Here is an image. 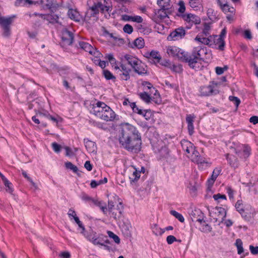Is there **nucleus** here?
<instances>
[{
  "label": "nucleus",
  "mask_w": 258,
  "mask_h": 258,
  "mask_svg": "<svg viewBox=\"0 0 258 258\" xmlns=\"http://www.w3.org/2000/svg\"><path fill=\"white\" fill-rule=\"evenodd\" d=\"M118 141L121 146L128 151L137 153L141 150V135L134 126L128 123L121 124Z\"/></svg>",
  "instance_id": "nucleus-1"
},
{
  "label": "nucleus",
  "mask_w": 258,
  "mask_h": 258,
  "mask_svg": "<svg viewBox=\"0 0 258 258\" xmlns=\"http://www.w3.org/2000/svg\"><path fill=\"white\" fill-rule=\"evenodd\" d=\"M202 49L201 46L195 47L191 54L184 51L183 57V62L187 63L189 67L195 70H198L200 68V65L199 64V61L202 60L201 50Z\"/></svg>",
  "instance_id": "nucleus-2"
},
{
  "label": "nucleus",
  "mask_w": 258,
  "mask_h": 258,
  "mask_svg": "<svg viewBox=\"0 0 258 258\" xmlns=\"http://www.w3.org/2000/svg\"><path fill=\"white\" fill-rule=\"evenodd\" d=\"M227 33V29L225 27L222 29L220 35H210V43L213 44L212 48L215 46V48L220 51H223L225 49V41L224 38Z\"/></svg>",
  "instance_id": "nucleus-3"
},
{
  "label": "nucleus",
  "mask_w": 258,
  "mask_h": 258,
  "mask_svg": "<svg viewBox=\"0 0 258 258\" xmlns=\"http://www.w3.org/2000/svg\"><path fill=\"white\" fill-rule=\"evenodd\" d=\"M15 16L0 17V27L3 30V36L8 37L11 34V26L14 22Z\"/></svg>",
  "instance_id": "nucleus-4"
},
{
  "label": "nucleus",
  "mask_w": 258,
  "mask_h": 258,
  "mask_svg": "<svg viewBox=\"0 0 258 258\" xmlns=\"http://www.w3.org/2000/svg\"><path fill=\"white\" fill-rule=\"evenodd\" d=\"M99 5L98 3L97 4L94 3V5L89 7V9L86 13L85 16L84 18V21L88 23H91V18L96 17L99 14Z\"/></svg>",
  "instance_id": "nucleus-5"
},
{
  "label": "nucleus",
  "mask_w": 258,
  "mask_h": 258,
  "mask_svg": "<svg viewBox=\"0 0 258 258\" xmlns=\"http://www.w3.org/2000/svg\"><path fill=\"white\" fill-rule=\"evenodd\" d=\"M184 51L175 46H170L167 48V53L173 57H177L179 60L183 62Z\"/></svg>",
  "instance_id": "nucleus-6"
},
{
  "label": "nucleus",
  "mask_w": 258,
  "mask_h": 258,
  "mask_svg": "<svg viewBox=\"0 0 258 258\" xmlns=\"http://www.w3.org/2000/svg\"><path fill=\"white\" fill-rule=\"evenodd\" d=\"M29 16L31 19V21L35 28H38L42 26L45 21L44 14L34 13L32 14H30Z\"/></svg>",
  "instance_id": "nucleus-7"
},
{
  "label": "nucleus",
  "mask_w": 258,
  "mask_h": 258,
  "mask_svg": "<svg viewBox=\"0 0 258 258\" xmlns=\"http://www.w3.org/2000/svg\"><path fill=\"white\" fill-rule=\"evenodd\" d=\"M61 45H71L72 44L74 36L72 32L69 31L68 29L64 28L62 30L61 33Z\"/></svg>",
  "instance_id": "nucleus-8"
},
{
  "label": "nucleus",
  "mask_w": 258,
  "mask_h": 258,
  "mask_svg": "<svg viewBox=\"0 0 258 258\" xmlns=\"http://www.w3.org/2000/svg\"><path fill=\"white\" fill-rule=\"evenodd\" d=\"M185 35V30L182 27H180L175 29L174 31L171 32L169 36L167 37V39L169 41L177 40L181 39L184 37Z\"/></svg>",
  "instance_id": "nucleus-9"
},
{
  "label": "nucleus",
  "mask_w": 258,
  "mask_h": 258,
  "mask_svg": "<svg viewBox=\"0 0 258 258\" xmlns=\"http://www.w3.org/2000/svg\"><path fill=\"white\" fill-rule=\"evenodd\" d=\"M102 113L99 117L106 121H113L115 118V112L108 106L105 108V110L104 112L102 111Z\"/></svg>",
  "instance_id": "nucleus-10"
},
{
  "label": "nucleus",
  "mask_w": 258,
  "mask_h": 258,
  "mask_svg": "<svg viewBox=\"0 0 258 258\" xmlns=\"http://www.w3.org/2000/svg\"><path fill=\"white\" fill-rule=\"evenodd\" d=\"M84 236L90 241H91L94 245H98L101 244V242L99 241V235L97 237V233L96 232L90 229L89 231H86L82 233Z\"/></svg>",
  "instance_id": "nucleus-11"
},
{
  "label": "nucleus",
  "mask_w": 258,
  "mask_h": 258,
  "mask_svg": "<svg viewBox=\"0 0 258 258\" xmlns=\"http://www.w3.org/2000/svg\"><path fill=\"white\" fill-rule=\"evenodd\" d=\"M123 205L121 202H120L117 205V207L113 208L112 211H109L111 216L116 220H119L122 217L123 211Z\"/></svg>",
  "instance_id": "nucleus-12"
},
{
  "label": "nucleus",
  "mask_w": 258,
  "mask_h": 258,
  "mask_svg": "<svg viewBox=\"0 0 258 258\" xmlns=\"http://www.w3.org/2000/svg\"><path fill=\"white\" fill-rule=\"evenodd\" d=\"M139 95L140 98L147 103L151 102V100L154 101L155 103L157 104L160 103L161 102L160 97H158V95H157V96H154L153 97V98H152L150 95L146 92L140 93Z\"/></svg>",
  "instance_id": "nucleus-13"
},
{
  "label": "nucleus",
  "mask_w": 258,
  "mask_h": 258,
  "mask_svg": "<svg viewBox=\"0 0 258 258\" xmlns=\"http://www.w3.org/2000/svg\"><path fill=\"white\" fill-rule=\"evenodd\" d=\"M200 93L202 96L216 95L219 93L218 90L214 89L211 85L202 86L200 88Z\"/></svg>",
  "instance_id": "nucleus-14"
},
{
  "label": "nucleus",
  "mask_w": 258,
  "mask_h": 258,
  "mask_svg": "<svg viewBox=\"0 0 258 258\" xmlns=\"http://www.w3.org/2000/svg\"><path fill=\"white\" fill-rule=\"evenodd\" d=\"M108 107V105H107L104 102H101V101H98L96 104V106L93 107V111L94 114L98 117H100L102 114V111L104 112V110H105V108Z\"/></svg>",
  "instance_id": "nucleus-15"
},
{
  "label": "nucleus",
  "mask_w": 258,
  "mask_h": 258,
  "mask_svg": "<svg viewBox=\"0 0 258 258\" xmlns=\"http://www.w3.org/2000/svg\"><path fill=\"white\" fill-rule=\"evenodd\" d=\"M79 46L81 48L86 52H88L91 54L95 55L96 53H98V52L96 51V49L87 42L80 41L79 42Z\"/></svg>",
  "instance_id": "nucleus-16"
},
{
  "label": "nucleus",
  "mask_w": 258,
  "mask_h": 258,
  "mask_svg": "<svg viewBox=\"0 0 258 258\" xmlns=\"http://www.w3.org/2000/svg\"><path fill=\"white\" fill-rule=\"evenodd\" d=\"M147 67V66L141 61L139 62L138 66H136L133 70L135 73L139 75H146L148 74Z\"/></svg>",
  "instance_id": "nucleus-17"
},
{
  "label": "nucleus",
  "mask_w": 258,
  "mask_h": 258,
  "mask_svg": "<svg viewBox=\"0 0 258 258\" xmlns=\"http://www.w3.org/2000/svg\"><path fill=\"white\" fill-rule=\"evenodd\" d=\"M191 215L193 221H198L201 223L203 222H205L204 220V214L201 210H195L192 212Z\"/></svg>",
  "instance_id": "nucleus-18"
},
{
  "label": "nucleus",
  "mask_w": 258,
  "mask_h": 258,
  "mask_svg": "<svg viewBox=\"0 0 258 258\" xmlns=\"http://www.w3.org/2000/svg\"><path fill=\"white\" fill-rule=\"evenodd\" d=\"M225 157L230 166L234 168L238 167V160L235 156L227 153L225 155Z\"/></svg>",
  "instance_id": "nucleus-19"
},
{
  "label": "nucleus",
  "mask_w": 258,
  "mask_h": 258,
  "mask_svg": "<svg viewBox=\"0 0 258 258\" xmlns=\"http://www.w3.org/2000/svg\"><path fill=\"white\" fill-rule=\"evenodd\" d=\"M125 60L127 61V63L130 64L132 68H134L141 61L138 58L133 56L130 54H125L124 56Z\"/></svg>",
  "instance_id": "nucleus-20"
},
{
  "label": "nucleus",
  "mask_w": 258,
  "mask_h": 258,
  "mask_svg": "<svg viewBox=\"0 0 258 258\" xmlns=\"http://www.w3.org/2000/svg\"><path fill=\"white\" fill-rule=\"evenodd\" d=\"M84 143L85 147L89 153H92L96 152L97 146L95 142L85 139Z\"/></svg>",
  "instance_id": "nucleus-21"
},
{
  "label": "nucleus",
  "mask_w": 258,
  "mask_h": 258,
  "mask_svg": "<svg viewBox=\"0 0 258 258\" xmlns=\"http://www.w3.org/2000/svg\"><path fill=\"white\" fill-rule=\"evenodd\" d=\"M194 117L190 114L187 115L186 117L188 132L190 136H191L194 133Z\"/></svg>",
  "instance_id": "nucleus-22"
},
{
  "label": "nucleus",
  "mask_w": 258,
  "mask_h": 258,
  "mask_svg": "<svg viewBox=\"0 0 258 258\" xmlns=\"http://www.w3.org/2000/svg\"><path fill=\"white\" fill-rule=\"evenodd\" d=\"M68 15L70 19L76 22H79L82 18L79 12L73 9L69 10Z\"/></svg>",
  "instance_id": "nucleus-23"
},
{
  "label": "nucleus",
  "mask_w": 258,
  "mask_h": 258,
  "mask_svg": "<svg viewBox=\"0 0 258 258\" xmlns=\"http://www.w3.org/2000/svg\"><path fill=\"white\" fill-rule=\"evenodd\" d=\"M53 12H51V14H44L45 20L47 21L49 23H58L59 17L57 15H54Z\"/></svg>",
  "instance_id": "nucleus-24"
},
{
  "label": "nucleus",
  "mask_w": 258,
  "mask_h": 258,
  "mask_svg": "<svg viewBox=\"0 0 258 258\" xmlns=\"http://www.w3.org/2000/svg\"><path fill=\"white\" fill-rule=\"evenodd\" d=\"M38 1L39 2L38 4L45 5L52 12H53V10L56 9V7L54 6V0H40Z\"/></svg>",
  "instance_id": "nucleus-25"
},
{
  "label": "nucleus",
  "mask_w": 258,
  "mask_h": 258,
  "mask_svg": "<svg viewBox=\"0 0 258 258\" xmlns=\"http://www.w3.org/2000/svg\"><path fill=\"white\" fill-rule=\"evenodd\" d=\"M192 160L197 164H203L204 163H207V162L205 161V159L201 157L199 155V152L195 151H194L192 153Z\"/></svg>",
  "instance_id": "nucleus-26"
},
{
  "label": "nucleus",
  "mask_w": 258,
  "mask_h": 258,
  "mask_svg": "<svg viewBox=\"0 0 258 258\" xmlns=\"http://www.w3.org/2000/svg\"><path fill=\"white\" fill-rule=\"evenodd\" d=\"M181 145L182 149L185 151V152L188 154H189L194 150L192 148V144L190 142L183 140L181 142Z\"/></svg>",
  "instance_id": "nucleus-27"
},
{
  "label": "nucleus",
  "mask_w": 258,
  "mask_h": 258,
  "mask_svg": "<svg viewBox=\"0 0 258 258\" xmlns=\"http://www.w3.org/2000/svg\"><path fill=\"white\" fill-rule=\"evenodd\" d=\"M170 0H158V5L163 10H169L170 9Z\"/></svg>",
  "instance_id": "nucleus-28"
},
{
  "label": "nucleus",
  "mask_w": 258,
  "mask_h": 258,
  "mask_svg": "<svg viewBox=\"0 0 258 258\" xmlns=\"http://www.w3.org/2000/svg\"><path fill=\"white\" fill-rule=\"evenodd\" d=\"M196 41L201 42L202 44L209 46L210 47H213V44L210 43V36L207 38L201 37V36L197 35L195 38Z\"/></svg>",
  "instance_id": "nucleus-29"
},
{
  "label": "nucleus",
  "mask_w": 258,
  "mask_h": 258,
  "mask_svg": "<svg viewBox=\"0 0 258 258\" xmlns=\"http://www.w3.org/2000/svg\"><path fill=\"white\" fill-rule=\"evenodd\" d=\"M161 57L159 54V52L155 50H152L150 52V60L154 61V63H159Z\"/></svg>",
  "instance_id": "nucleus-30"
},
{
  "label": "nucleus",
  "mask_w": 258,
  "mask_h": 258,
  "mask_svg": "<svg viewBox=\"0 0 258 258\" xmlns=\"http://www.w3.org/2000/svg\"><path fill=\"white\" fill-rule=\"evenodd\" d=\"M37 115L39 117L41 120H42L44 117H46L48 119L51 120L54 122L57 123V119L55 117L50 115L48 112L47 113H43L41 112H39L37 113Z\"/></svg>",
  "instance_id": "nucleus-31"
},
{
  "label": "nucleus",
  "mask_w": 258,
  "mask_h": 258,
  "mask_svg": "<svg viewBox=\"0 0 258 258\" xmlns=\"http://www.w3.org/2000/svg\"><path fill=\"white\" fill-rule=\"evenodd\" d=\"M215 209L217 211L218 216L219 218H221L222 221H223L226 216V211L225 209L223 208L219 207H216Z\"/></svg>",
  "instance_id": "nucleus-32"
},
{
  "label": "nucleus",
  "mask_w": 258,
  "mask_h": 258,
  "mask_svg": "<svg viewBox=\"0 0 258 258\" xmlns=\"http://www.w3.org/2000/svg\"><path fill=\"white\" fill-rule=\"evenodd\" d=\"M133 44L138 49L142 48L145 45L144 40L142 37H139L134 40Z\"/></svg>",
  "instance_id": "nucleus-33"
},
{
  "label": "nucleus",
  "mask_w": 258,
  "mask_h": 258,
  "mask_svg": "<svg viewBox=\"0 0 258 258\" xmlns=\"http://www.w3.org/2000/svg\"><path fill=\"white\" fill-rule=\"evenodd\" d=\"M65 166L66 168L72 170L74 173H77V175L80 176V173L78 172L79 170L78 167L74 165L71 162H67L65 163Z\"/></svg>",
  "instance_id": "nucleus-34"
},
{
  "label": "nucleus",
  "mask_w": 258,
  "mask_h": 258,
  "mask_svg": "<svg viewBox=\"0 0 258 258\" xmlns=\"http://www.w3.org/2000/svg\"><path fill=\"white\" fill-rule=\"evenodd\" d=\"M128 71H122L119 74L120 79L123 81H127L130 79V73L131 72V69H127Z\"/></svg>",
  "instance_id": "nucleus-35"
},
{
  "label": "nucleus",
  "mask_w": 258,
  "mask_h": 258,
  "mask_svg": "<svg viewBox=\"0 0 258 258\" xmlns=\"http://www.w3.org/2000/svg\"><path fill=\"white\" fill-rule=\"evenodd\" d=\"M38 1H32L31 0H17V5L19 6H26L27 5H36V4H38Z\"/></svg>",
  "instance_id": "nucleus-36"
},
{
  "label": "nucleus",
  "mask_w": 258,
  "mask_h": 258,
  "mask_svg": "<svg viewBox=\"0 0 258 258\" xmlns=\"http://www.w3.org/2000/svg\"><path fill=\"white\" fill-rule=\"evenodd\" d=\"M103 74L105 78L107 80H112L115 82L116 78L113 74L108 70H104Z\"/></svg>",
  "instance_id": "nucleus-37"
},
{
  "label": "nucleus",
  "mask_w": 258,
  "mask_h": 258,
  "mask_svg": "<svg viewBox=\"0 0 258 258\" xmlns=\"http://www.w3.org/2000/svg\"><path fill=\"white\" fill-rule=\"evenodd\" d=\"M142 85L143 86H147V87L148 88V89H150V90L153 89L154 91H155L154 95L155 96H157V95H158V97H160V94H159V92H158V91L157 90H156L154 87H153L152 84L151 83H150L149 82L143 81L142 83Z\"/></svg>",
  "instance_id": "nucleus-38"
},
{
  "label": "nucleus",
  "mask_w": 258,
  "mask_h": 258,
  "mask_svg": "<svg viewBox=\"0 0 258 258\" xmlns=\"http://www.w3.org/2000/svg\"><path fill=\"white\" fill-rule=\"evenodd\" d=\"M222 11L225 14L230 13V14H234L235 12V9L233 7H230L228 4L220 8Z\"/></svg>",
  "instance_id": "nucleus-39"
},
{
  "label": "nucleus",
  "mask_w": 258,
  "mask_h": 258,
  "mask_svg": "<svg viewBox=\"0 0 258 258\" xmlns=\"http://www.w3.org/2000/svg\"><path fill=\"white\" fill-rule=\"evenodd\" d=\"M235 208L237 211L242 215L244 212V210L243 207V204L242 200H238L235 204Z\"/></svg>",
  "instance_id": "nucleus-40"
},
{
  "label": "nucleus",
  "mask_w": 258,
  "mask_h": 258,
  "mask_svg": "<svg viewBox=\"0 0 258 258\" xmlns=\"http://www.w3.org/2000/svg\"><path fill=\"white\" fill-rule=\"evenodd\" d=\"M170 214L177 219L180 222H184V218L181 214L174 210H171Z\"/></svg>",
  "instance_id": "nucleus-41"
},
{
  "label": "nucleus",
  "mask_w": 258,
  "mask_h": 258,
  "mask_svg": "<svg viewBox=\"0 0 258 258\" xmlns=\"http://www.w3.org/2000/svg\"><path fill=\"white\" fill-rule=\"evenodd\" d=\"M189 5L192 8L198 10L200 8L201 5L200 2L199 0H189Z\"/></svg>",
  "instance_id": "nucleus-42"
},
{
  "label": "nucleus",
  "mask_w": 258,
  "mask_h": 258,
  "mask_svg": "<svg viewBox=\"0 0 258 258\" xmlns=\"http://www.w3.org/2000/svg\"><path fill=\"white\" fill-rule=\"evenodd\" d=\"M235 245L237 248V252L239 254H241L243 251L244 249L242 247V242L240 239H237L236 240Z\"/></svg>",
  "instance_id": "nucleus-43"
},
{
  "label": "nucleus",
  "mask_w": 258,
  "mask_h": 258,
  "mask_svg": "<svg viewBox=\"0 0 258 258\" xmlns=\"http://www.w3.org/2000/svg\"><path fill=\"white\" fill-rule=\"evenodd\" d=\"M140 172H138L135 168V170L133 172L132 177H130L131 181L135 182L137 181L140 177Z\"/></svg>",
  "instance_id": "nucleus-44"
},
{
  "label": "nucleus",
  "mask_w": 258,
  "mask_h": 258,
  "mask_svg": "<svg viewBox=\"0 0 258 258\" xmlns=\"http://www.w3.org/2000/svg\"><path fill=\"white\" fill-rule=\"evenodd\" d=\"M107 234L109 237L112 238L115 243L117 244L120 243V238L117 235L115 234L113 232L110 231H108Z\"/></svg>",
  "instance_id": "nucleus-45"
},
{
  "label": "nucleus",
  "mask_w": 258,
  "mask_h": 258,
  "mask_svg": "<svg viewBox=\"0 0 258 258\" xmlns=\"http://www.w3.org/2000/svg\"><path fill=\"white\" fill-rule=\"evenodd\" d=\"M201 22V19L198 16L191 14L190 15V23L195 24H200Z\"/></svg>",
  "instance_id": "nucleus-46"
},
{
  "label": "nucleus",
  "mask_w": 258,
  "mask_h": 258,
  "mask_svg": "<svg viewBox=\"0 0 258 258\" xmlns=\"http://www.w3.org/2000/svg\"><path fill=\"white\" fill-rule=\"evenodd\" d=\"M229 100L230 101H232L233 102V103L235 105L236 108L238 107V106H239V105L240 103V99L238 97H235V96H230L229 97Z\"/></svg>",
  "instance_id": "nucleus-47"
},
{
  "label": "nucleus",
  "mask_w": 258,
  "mask_h": 258,
  "mask_svg": "<svg viewBox=\"0 0 258 258\" xmlns=\"http://www.w3.org/2000/svg\"><path fill=\"white\" fill-rule=\"evenodd\" d=\"M169 10H163L162 9H160L159 10L158 13L159 17L161 19H164L165 18H166L167 16V12Z\"/></svg>",
  "instance_id": "nucleus-48"
},
{
  "label": "nucleus",
  "mask_w": 258,
  "mask_h": 258,
  "mask_svg": "<svg viewBox=\"0 0 258 258\" xmlns=\"http://www.w3.org/2000/svg\"><path fill=\"white\" fill-rule=\"evenodd\" d=\"M123 30L125 33L130 34L133 32V28L131 25L126 24L124 26L123 28Z\"/></svg>",
  "instance_id": "nucleus-49"
},
{
  "label": "nucleus",
  "mask_w": 258,
  "mask_h": 258,
  "mask_svg": "<svg viewBox=\"0 0 258 258\" xmlns=\"http://www.w3.org/2000/svg\"><path fill=\"white\" fill-rule=\"evenodd\" d=\"M74 220L76 222V223L78 225V226L81 228V233H84L85 232V228L82 223L79 220V218L78 217H74Z\"/></svg>",
  "instance_id": "nucleus-50"
},
{
  "label": "nucleus",
  "mask_w": 258,
  "mask_h": 258,
  "mask_svg": "<svg viewBox=\"0 0 258 258\" xmlns=\"http://www.w3.org/2000/svg\"><path fill=\"white\" fill-rule=\"evenodd\" d=\"M210 30V27L207 23H205L204 28L203 30L202 33L205 36H210L209 31Z\"/></svg>",
  "instance_id": "nucleus-51"
},
{
  "label": "nucleus",
  "mask_w": 258,
  "mask_h": 258,
  "mask_svg": "<svg viewBox=\"0 0 258 258\" xmlns=\"http://www.w3.org/2000/svg\"><path fill=\"white\" fill-rule=\"evenodd\" d=\"M99 5V10H100L101 13L105 12H108L110 7L108 6L103 5L101 3L98 2Z\"/></svg>",
  "instance_id": "nucleus-52"
},
{
  "label": "nucleus",
  "mask_w": 258,
  "mask_h": 258,
  "mask_svg": "<svg viewBox=\"0 0 258 258\" xmlns=\"http://www.w3.org/2000/svg\"><path fill=\"white\" fill-rule=\"evenodd\" d=\"M22 173L23 175L24 176V177L25 178H26L29 182H31V183L35 187V188L37 189V185L35 183H34L32 179L29 176H28V175L27 174L26 172H25V171H22Z\"/></svg>",
  "instance_id": "nucleus-53"
},
{
  "label": "nucleus",
  "mask_w": 258,
  "mask_h": 258,
  "mask_svg": "<svg viewBox=\"0 0 258 258\" xmlns=\"http://www.w3.org/2000/svg\"><path fill=\"white\" fill-rule=\"evenodd\" d=\"M178 12L180 13H183L185 11V7L184 3L183 1H179L178 2Z\"/></svg>",
  "instance_id": "nucleus-54"
},
{
  "label": "nucleus",
  "mask_w": 258,
  "mask_h": 258,
  "mask_svg": "<svg viewBox=\"0 0 258 258\" xmlns=\"http://www.w3.org/2000/svg\"><path fill=\"white\" fill-rule=\"evenodd\" d=\"M52 147L54 151L56 153H59L61 149V146L56 142H53L52 143Z\"/></svg>",
  "instance_id": "nucleus-55"
},
{
  "label": "nucleus",
  "mask_w": 258,
  "mask_h": 258,
  "mask_svg": "<svg viewBox=\"0 0 258 258\" xmlns=\"http://www.w3.org/2000/svg\"><path fill=\"white\" fill-rule=\"evenodd\" d=\"M99 239L103 241L104 243L105 244H110L111 242L108 239V237L106 235H103V234L99 235Z\"/></svg>",
  "instance_id": "nucleus-56"
},
{
  "label": "nucleus",
  "mask_w": 258,
  "mask_h": 258,
  "mask_svg": "<svg viewBox=\"0 0 258 258\" xmlns=\"http://www.w3.org/2000/svg\"><path fill=\"white\" fill-rule=\"evenodd\" d=\"M172 70L176 73H180L182 72L183 69L181 65L176 66L173 64L172 66Z\"/></svg>",
  "instance_id": "nucleus-57"
},
{
  "label": "nucleus",
  "mask_w": 258,
  "mask_h": 258,
  "mask_svg": "<svg viewBox=\"0 0 258 258\" xmlns=\"http://www.w3.org/2000/svg\"><path fill=\"white\" fill-rule=\"evenodd\" d=\"M221 171V169H219L217 168H216L213 171V173L212 174L211 177L212 178H213L214 179L216 180L218 176L220 174V172Z\"/></svg>",
  "instance_id": "nucleus-58"
},
{
  "label": "nucleus",
  "mask_w": 258,
  "mask_h": 258,
  "mask_svg": "<svg viewBox=\"0 0 258 258\" xmlns=\"http://www.w3.org/2000/svg\"><path fill=\"white\" fill-rule=\"evenodd\" d=\"M81 199L83 201L88 202H91V201L92 200V198L85 192L82 193Z\"/></svg>",
  "instance_id": "nucleus-59"
},
{
  "label": "nucleus",
  "mask_w": 258,
  "mask_h": 258,
  "mask_svg": "<svg viewBox=\"0 0 258 258\" xmlns=\"http://www.w3.org/2000/svg\"><path fill=\"white\" fill-rule=\"evenodd\" d=\"M166 240L169 244L173 243L174 241H177V239L173 235H169L166 238Z\"/></svg>",
  "instance_id": "nucleus-60"
},
{
  "label": "nucleus",
  "mask_w": 258,
  "mask_h": 258,
  "mask_svg": "<svg viewBox=\"0 0 258 258\" xmlns=\"http://www.w3.org/2000/svg\"><path fill=\"white\" fill-rule=\"evenodd\" d=\"M33 101H36V104H35V111L38 113L41 112L40 109L42 108L41 104L39 102L37 99L33 100Z\"/></svg>",
  "instance_id": "nucleus-61"
},
{
  "label": "nucleus",
  "mask_w": 258,
  "mask_h": 258,
  "mask_svg": "<svg viewBox=\"0 0 258 258\" xmlns=\"http://www.w3.org/2000/svg\"><path fill=\"white\" fill-rule=\"evenodd\" d=\"M202 231L204 232H210L212 231V227L208 224H205L203 226Z\"/></svg>",
  "instance_id": "nucleus-62"
},
{
  "label": "nucleus",
  "mask_w": 258,
  "mask_h": 258,
  "mask_svg": "<svg viewBox=\"0 0 258 258\" xmlns=\"http://www.w3.org/2000/svg\"><path fill=\"white\" fill-rule=\"evenodd\" d=\"M213 198L215 201H217L219 199L226 200V196L225 195L217 194L213 196Z\"/></svg>",
  "instance_id": "nucleus-63"
},
{
  "label": "nucleus",
  "mask_w": 258,
  "mask_h": 258,
  "mask_svg": "<svg viewBox=\"0 0 258 258\" xmlns=\"http://www.w3.org/2000/svg\"><path fill=\"white\" fill-rule=\"evenodd\" d=\"M249 249L252 254L255 255L258 254V246L254 247L252 245H250Z\"/></svg>",
  "instance_id": "nucleus-64"
}]
</instances>
